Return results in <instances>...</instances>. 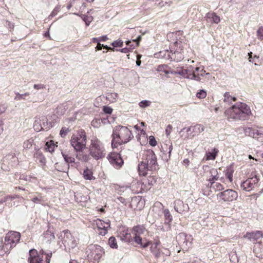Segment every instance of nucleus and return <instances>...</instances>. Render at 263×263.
<instances>
[{
  "label": "nucleus",
  "instance_id": "nucleus-4",
  "mask_svg": "<svg viewBox=\"0 0 263 263\" xmlns=\"http://www.w3.org/2000/svg\"><path fill=\"white\" fill-rule=\"evenodd\" d=\"M89 154L95 160L102 159L105 157L106 153L101 142L97 139L91 140L89 147Z\"/></svg>",
  "mask_w": 263,
  "mask_h": 263
},
{
  "label": "nucleus",
  "instance_id": "nucleus-24",
  "mask_svg": "<svg viewBox=\"0 0 263 263\" xmlns=\"http://www.w3.org/2000/svg\"><path fill=\"white\" fill-rule=\"evenodd\" d=\"M218 153V150L216 148H213L211 152H208L206 153V159L207 160H213Z\"/></svg>",
  "mask_w": 263,
  "mask_h": 263
},
{
  "label": "nucleus",
  "instance_id": "nucleus-6",
  "mask_svg": "<svg viewBox=\"0 0 263 263\" xmlns=\"http://www.w3.org/2000/svg\"><path fill=\"white\" fill-rule=\"evenodd\" d=\"M133 233L134 234V239L135 242L140 245L142 248H146L150 244L149 241L141 237V235H144L145 233H148V232L143 226H137L134 227L133 229Z\"/></svg>",
  "mask_w": 263,
  "mask_h": 263
},
{
  "label": "nucleus",
  "instance_id": "nucleus-55",
  "mask_svg": "<svg viewBox=\"0 0 263 263\" xmlns=\"http://www.w3.org/2000/svg\"><path fill=\"white\" fill-rule=\"evenodd\" d=\"M117 51H120V52H123V53H127L129 52V49L127 48H122L121 49H117Z\"/></svg>",
  "mask_w": 263,
  "mask_h": 263
},
{
  "label": "nucleus",
  "instance_id": "nucleus-13",
  "mask_svg": "<svg viewBox=\"0 0 263 263\" xmlns=\"http://www.w3.org/2000/svg\"><path fill=\"white\" fill-rule=\"evenodd\" d=\"M107 159L109 162L115 168H119L123 164V160L119 154L117 153H112L108 155Z\"/></svg>",
  "mask_w": 263,
  "mask_h": 263
},
{
  "label": "nucleus",
  "instance_id": "nucleus-11",
  "mask_svg": "<svg viewBox=\"0 0 263 263\" xmlns=\"http://www.w3.org/2000/svg\"><path fill=\"white\" fill-rule=\"evenodd\" d=\"M29 258L28 260L30 263H49L51 253L46 256V260L44 261L40 256L38 255L37 252L35 249L30 250L29 251Z\"/></svg>",
  "mask_w": 263,
  "mask_h": 263
},
{
  "label": "nucleus",
  "instance_id": "nucleus-58",
  "mask_svg": "<svg viewBox=\"0 0 263 263\" xmlns=\"http://www.w3.org/2000/svg\"><path fill=\"white\" fill-rule=\"evenodd\" d=\"M103 46V44H101L100 43H98L97 47H96V49L98 50H100L102 49Z\"/></svg>",
  "mask_w": 263,
  "mask_h": 263
},
{
  "label": "nucleus",
  "instance_id": "nucleus-10",
  "mask_svg": "<svg viewBox=\"0 0 263 263\" xmlns=\"http://www.w3.org/2000/svg\"><path fill=\"white\" fill-rule=\"evenodd\" d=\"M59 239L63 241V243L67 244L70 247L73 248L78 244V240L73 237L68 230L63 231L58 236Z\"/></svg>",
  "mask_w": 263,
  "mask_h": 263
},
{
  "label": "nucleus",
  "instance_id": "nucleus-26",
  "mask_svg": "<svg viewBox=\"0 0 263 263\" xmlns=\"http://www.w3.org/2000/svg\"><path fill=\"white\" fill-rule=\"evenodd\" d=\"M209 181L210 182V184H209L208 185H210V187L215 189V191H220L223 189L222 185L220 183L214 182L211 179H209Z\"/></svg>",
  "mask_w": 263,
  "mask_h": 263
},
{
  "label": "nucleus",
  "instance_id": "nucleus-25",
  "mask_svg": "<svg viewBox=\"0 0 263 263\" xmlns=\"http://www.w3.org/2000/svg\"><path fill=\"white\" fill-rule=\"evenodd\" d=\"M44 237L46 242L48 243H50L55 238L53 233L49 230H47L44 233Z\"/></svg>",
  "mask_w": 263,
  "mask_h": 263
},
{
  "label": "nucleus",
  "instance_id": "nucleus-12",
  "mask_svg": "<svg viewBox=\"0 0 263 263\" xmlns=\"http://www.w3.org/2000/svg\"><path fill=\"white\" fill-rule=\"evenodd\" d=\"M258 182V178L257 176L248 178L243 181L240 185L241 188L245 191L250 192L252 191Z\"/></svg>",
  "mask_w": 263,
  "mask_h": 263
},
{
  "label": "nucleus",
  "instance_id": "nucleus-32",
  "mask_svg": "<svg viewBox=\"0 0 263 263\" xmlns=\"http://www.w3.org/2000/svg\"><path fill=\"white\" fill-rule=\"evenodd\" d=\"M77 158L81 161L87 162L90 159L89 156L83 153H80L77 155Z\"/></svg>",
  "mask_w": 263,
  "mask_h": 263
},
{
  "label": "nucleus",
  "instance_id": "nucleus-16",
  "mask_svg": "<svg viewBox=\"0 0 263 263\" xmlns=\"http://www.w3.org/2000/svg\"><path fill=\"white\" fill-rule=\"evenodd\" d=\"M174 209L179 213H182L189 210V207L187 204H184L183 201L178 199L174 202Z\"/></svg>",
  "mask_w": 263,
  "mask_h": 263
},
{
  "label": "nucleus",
  "instance_id": "nucleus-7",
  "mask_svg": "<svg viewBox=\"0 0 263 263\" xmlns=\"http://www.w3.org/2000/svg\"><path fill=\"white\" fill-rule=\"evenodd\" d=\"M21 235L17 232L10 231L8 232L5 237V241L3 246L2 249L7 252L14 246L15 243L19 242Z\"/></svg>",
  "mask_w": 263,
  "mask_h": 263
},
{
  "label": "nucleus",
  "instance_id": "nucleus-60",
  "mask_svg": "<svg viewBox=\"0 0 263 263\" xmlns=\"http://www.w3.org/2000/svg\"><path fill=\"white\" fill-rule=\"evenodd\" d=\"M107 39L108 38L106 35L102 36L100 38V41L103 42L106 41Z\"/></svg>",
  "mask_w": 263,
  "mask_h": 263
},
{
  "label": "nucleus",
  "instance_id": "nucleus-47",
  "mask_svg": "<svg viewBox=\"0 0 263 263\" xmlns=\"http://www.w3.org/2000/svg\"><path fill=\"white\" fill-rule=\"evenodd\" d=\"M149 143L151 145L153 146H155L157 145V141L155 139V138L153 136H151L149 137Z\"/></svg>",
  "mask_w": 263,
  "mask_h": 263
},
{
  "label": "nucleus",
  "instance_id": "nucleus-30",
  "mask_svg": "<svg viewBox=\"0 0 263 263\" xmlns=\"http://www.w3.org/2000/svg\"><path fill=\"white\" fill-rule=\"evenodd\" d=\"M210 177H211L210 179L212 180V181L214 180H217L218 179V171L216 168H211L209 172Z\"/></svg>",
  "mask_w": 263,
  "mask_h": 263
},
{
  "label": "nucleus",
  "instance_id": "nucleus-2",
  "mask_svg": "<svg viewBox=\"0 0 263 263\" xmlns=\"http://www.w3.org/2000/svg\"><path fill=\"white\" fill-rule=\"evenodd\" d=\"M157 167V159L154 152L152 150L144 151L142 160L138 165L139 175L145 176L148 171L156 170Z\"/></svg>",
  "mask_w": 263,
  "mask_h": 263
},
{
  "label": "nucleus",
  "instance_id": "nucleus-62",
  "mask_svg": "<svg viewBox=\"0 0 263 263\" xmlns=\"http://www.w3.org/2000/svg\"><path fill=\"white\" fill-rule=\"evenodd\" d=\"M5 111V107L3 106H0V115Z\"/></svg>",
  "mask_w": 263,
  "mask_h": 263
},
{
  "label": "nucleus",
  "instance_id": "nucleus-38",
  "mask_svg": "<svg viewBox=\"0 0 263 263\" xmlns=\"http://www.w3.org/2000/svg\"><path fill=\"white\" fill-rule=\"evenodd\" d=\"M257 36L258 40H263V26L259 27L257 30Z\"/></svg>",
  "mask_w": 263,
  "mask_h": 263
},
{
  "label": "nucleus",
  "instance_id": "nucleus-56",
  "mask_svg": "<svg viewBox=\"0 0 263 263\" xmlns=\"http://www.w3.org/2000/svg\"><path fill=\"white\" fill-rule=\"evenodd\" d=\"M41 199L40 198H39L38 197H34L32 199V201L33 202H40L41 201Z\"/></svg>",
  "mask_w": 263,
  "mask_h": 263
},
{
  "label": "nucleus",
  "instance_id": "nucleus-49",
  "mask_svg": "<svg viewBox=\"0 0 263 263\" xmlns=\"http://www.w3.org/2000/svg\"><path fill=\"white\" fill-rule=\"evenodd\" d=\"M147 180L148 185L149 186L153 185V184L155 183L156 181V179L154 178V177H152V176L149 177Z\"/></svg>",
  "mask_w": 263,
  "mask_h": 263
},
{
  "label": "nucleus",
  "instance_id": "nucleus-61",
  "mask_svg": "<svg viewBox=\"0 0 263 263\" xmlns=\"http://www.w3.org/2000/svg\"><path fill=\"white\" fill-rule=\"evenodd\" d=\"M92 41L94 43H99V42H100V38H93L92 39Z\"/></svg>",
  "mask_w": 263,
  "mask_h": 263
},
{
  "label": "nucleus",
  "instance_id": "nucleus-14",
  "mask_svg": "<svg viewBox=\"0 0 263 263\" xmlns=\"http://www.w3.org/2000/svg\"><path fill=\"white\" fill-rule=\"evenodd\" d=\"M219 196L224 201H232L236 200L238 197V194L236 192L233 190L228 189L224 192H221Z\"/></svg>",
  "mask_w": 263,
  "mask_h": 263
},
{
  "label": "nucleus",
  "instance_id": "nucleus-41",
  "mask_svg": "<svg viewBox=\"0 0 263 263\" xmlns=\"http://www.w3.org/2000/svg\"><path fill=\"white\" fill-rule=\"evenodd\" d=\"M18 196H8L4 198V199L3 200H0V203H2L3 202H7L8 201H12L14 199L16 198H18Z\"/></svg>",
  "mask_w": 263,
  "mask_h": 263
},
{
  "label": "nucleus",
  "instance_id": "nucleus-35",
  "mask_svg": "<svg viewBox=\"0 0 263 263\" xmlns=\"http://www.w3.org/2000/svg\"><path fill=\"white\" fill-rule=\"evenodd\" d=\"M34 157L36 160H39L40 162L45 164L46 162V159L42 154L40 152H37L34 155Z\"/></svg>",
  "mask_w": 263,
  "mask_h": 263
},
{
  "label": "nucleus",
  "instance_id": "nucleus-19",
  "mask_svg": "<svg viewBox=\"0 0 263 263\" xmlns=\"http://www.w3.org/2000/svg\"><path fill=\"white\" fill-rule=\"evenodd\" d=\"M184 130H186V132L187 134L191 132H194L195 134H199L204 130V127L201 124H196L194 126H191L187 128H183L181 132H183Z\"/></svg>",
  "mask_w": 263,
  "mask_h": 263
},
{
  "label": "nucleus",
  "instance_id": "nucleus-39",
  "mask_svg": "<svg viewBox=\"0 0 263 263\" xmlns=\"http://www.w3.org/2000/svg\"><path fill=\"white\" fill-rule=\"evenodd\" d=\"M195 71L196 74H199V77L203 76V75L205 73V71L204 70L203 68L197 66L195 67Z\"/></svg>",
  "mask_w": 263,
  "mask_h": 263
},
{
  "label": "nucleus",
  "instance_id": "nucleus-29",
  "mask_svg": "<svg viewBox=\"0 0 263 263\" xmlns=\"http://www.w3.org/2000/svg\"><path fill=\"white\" fill-rule=\"evenodd\" d=\"M118 95L116 92L107 93L106 98L107 100L111 103L116 102L117 101Z\"/></svg>",
  "mask_w": 263,
  "mask_h": 263
},
{
  "label": "nucleus",
  "instance_id": "nucleus-31",
  "mask_svg": "<svg viewBox=\"0 0 263 263\" xmlns=\"http://www.w3.org/2000/svg\"><path fill=\"white\" fill-rule=\"evenodd\" d=\"M236 98L235 97L230 96L229 92H226L224 94L223 101L229 104L232 103L233 101H236Z\"/></svg>",
  "mask_w": 263,
  "mask_h": 263
},
{
  "label": "nucleus",
  "instance_id": "nucleus-45",
  "mask_svg": "<svg viewBox=\"0 0 263 263\" xmlns=\"http://www.w3.org/2000/svg\"><path fill=\"white\" fill-rule=\"evenodd\" d=\"M256 256L260 258H263V248L260 249V252H259L257 248L254 250Z\"/></svg>",
  "mask_w": 263,
  "mask_h": 263
},
{
  "label": "nucleus",
  "instance_id": "nucleus-15",
  "mask_svg": "<svg viewBox=\"0 0 263 263\" xmlns=\"http://www.w3.org/2000/svg\"><path fill=\"white\" fill-rule=\"evenodd\" d=\"M93 224L97 226L98 233L102 236H104L107 233V229L110 227L109 222L103 221L99 219L95 220Z\"/></svg>",
  "mask_w": 263,
  "mask_h": 263
},
{
  "label": "nucleus",
  "instance_id": "nucleus-46",
  "mask_svg": "<svg viewBox=\"0 0 263 263\" xmlns=\"http://www.w3.org/2000/svg\"><path fill=\"white\" fill-rule=\"evenodd\" d=\"M123 42L121 40H117L111 43V45L115 47H122L123 46Z\"/></svg>",
  "mask_w": 263,
  "mask_h": 263
},
{
  "label": "nucleus",
  "instance_id": "nucleus-51",
  "mask_svg": "<svg viewBox=\"0 0 263 263\" xmlns=\"http://www.w3.org/2000/svg\"><path fill=\"white\" fill-rule=\"evenodd\" d=\"M33 88L35 89H43L45 88V86L42 84H34Z\"/></svg>",
  "mask_w": 263,
  "mask_h": 263
},
{
  "label": "nucleus",
  "instance_id": "nucleus-42",
  "mask_svg": "<svg viewBox=\"0 0 263 263\" xmlns=\"http://www.w3.org/2000/svg\"><path fill=\"white\" fill-rule=\"evenodd\" d=\"M69 131L70 130L68 128L62 127L60 130V134L62 137H65Z\"/></svg>",
  "mask_w": 263,
  "mask_h": 263
},
{
  "label": "nucleus",
  "instance_id": "nucleus-40",
  "mask_svg": "<svg viewBox=\"0 0 263 263\" xmlns=\"http://www.w3.org/2000/svg\"><path fill=\"white\" fill-rule=\"evenodd\" d=\"M206 96V92L204 90H200L196 94V97L199 99L205 98Z\"/></svg>",
  "mask_w": 263,
  "mask_h": 263
},
{
  "label": "nucleus",
  "instance_id": "nucleus-9",
  "mask_svg": "<svg viewBox=\"0 0 263 263\" xmlns=\"http://www.w3.org/2000/svg\"><path fill=\"white\" fill-rule=\"evenodd\" d=\"M195 67L189 65L185 68L182 67L177 68L175 72L183 76L184 78L191 80L199 81L200 80L199 74H196L195 73Z\"/></svg>",
  "mask_w": 263,
  "mask_h": 263
},
{
  "label": "nucleus",
  "instance_id": "nucleus-34",
  "mask_svg": "<svg viewBox=\"0 0 263 263\" xmlns=\"http://www.w3.org/2000/svg\"><path fill=\"white\" fill-rule=\"evenodd\" d=\"M163 214L165 219L166 223H170L172 221L173 218L170 211L168 209H165L163 211Z\"/></svg>",
  "mask_w": 263,
  "mask_h": 263
},
{
  "label": "nucleus",
  "instance_id": "nucleus-37",
  "mask_svg": "<svg viewBox=\"0 0 263 263\" xmlns=\"http://www.w3.org/2000/svg\"><path fill=\"white\" fill-rule=\"evenodd\" d=\"M108 244L112 248L117 249L118 248L116 239L114 237H111L109 238Z\"/></svg>",
  "mask_w": 263,
  "mask_h": 263
},
{
  "label": "nucleus",
  "instance_id": "nucleus-21",
  "mask_svg": "<svg viewBox=\"0 0 263 263\" xmlns=\"http://www.w3.org/2000/svg\"><path fill=\"white\" fill-rule=\"evenodd\" d=\"M245 134L250 137L256 138L258 136L261 135L262 134L259 130H256L252 127H247L244 129Z\"/></svg>",
  "mask_w": 263,
  "mask_h": 263
},
{
  "label": "nucleus",
  "instance_id": "nucleus-64",
  "mask_svg": "<svg viewBox=\"0 0 263 263\" xmlns=\"http://www.w3.org/2000/svg\"><path fill=\"white\" fill-rule=\"evenodd\" d=\"M103 47L104 48H105V49H108V50H109L110 49H111V47H109L107 46V45H103Z\"/></svg>",
  "mask_w": 263,
  "mask_h": 263
},
{
  "label": "nucleus",
  "instance_id": "nucleus-17",
  "mask_svg": "<svg viewBox=\"0 0 263 263\" xmlns=\"http://www.w3.org/2000/svg\"><path fill=\"white\" fill-rule=\"evenodd\" d=\"M244 238H247L250 241H257L263 237V234L260 231H255L254 232H248L244 235Z\"/></svg>",
  "mask_w": 263,
  "mask_h": 263
},
{
  "label": "nucleus",
  "instance_id": "nucleus-50",
  "mask_svg": "<svg viewBox=\"0 0 263 263\" xmlns=\"http://www.w3.org/2000/svg\"><path fill=\"white\" fill-rule=\"evenodd\" d=\"M103 110L105 113L108 114H111L112 111V109L109 106H104Z\"/></svg>",
  "mask_w": 263,
  "mask_h": 263
},
{
  "label": "nucleus",
  "instance_id": "nucleus-59",
  "mask_svg": "<svg viewBox=\"0 0 263 263\" xmlns=\"http://www.w3.org/2000/svg\"><path fill=\"white\" fill-rule=\"evenodd\" d=\"M141 40V36L139 35L137 39L134 40L133 41L137 43V46L139 45V42Z\"/></svg>",
  "mask_w": 263,
  "mask_h": 263
},
{
  "label": "nucleus",
  "instance_id": "nucleus-48",
  "mask_svg": "<svg viewBox=\"0 0 263 263\" xmlns=\"http://www.w3.org/2000/svg\"><path fill=\"white\" fill-rule=\"evenodd\" d=\"M174 54L177 61H180L183 59V57L182 53L179 52L178 51L175 52Z\"/></svg>",
  "mask_w": 263,
  "mask_h": 263
},
{
  "label": "nucleus",
  "instance_id": "nucleus-8",
  "mask_svg": "<svg viewBox=\"0 0 263 263\" xmlns=\"http://www.w3.org/2000/svg\"><path fill=\"white\" fill-rule=\"evenodd\" d=\"M87 252L88 259L93 263L98 262L104 254L103 249L98 245L89 246Z\"/></svg>",
  "mask_w": 263,
  "mask_h": 263
},
{
  "label": "nucleus",
  "instance_id": "nucleus-53",
  "mask_svg": "<svg viewBox=\"0 0 263 263\" xmlns=\"http://www.w3.org/2000/svg\"><path fill=\"white\" fill-rule=\"evenodd\" d=\"M161 208H163V205L160 202H157L155 204L154 207H153V211H156L157 210V208L161 209Z\"/></svg>",
  "mask_w": 263,
  "mask_h": 263
},
{
  "label": "nucleus",
  "instance_id": "nucleus-23",
  "mask_svg": "<svg viewBox=\"0 0 263 263\" xmlns=\"http://www.w3.org/2000/svg\"><path fill=\"white\" fill-rule=\"evenodd\" d=\"M83 175V177L86 180H91L95 179V177L93 176V173L91 170L87 168L84 170Z\"/></svg>",
  "mask_w": 263,
  "mask_h": 263
},
{
  "label": "nucleus",
  "instance_id": "nucleus-57",
  "mask_svg": "<svg viewBox=\"0 0 263 263\" xmlns=\"http://www.w3.org/2000/svg\"><path fill=\"white\" fill-rule=\"evenodd\" d=\"M252 52H250L248 53L249 60V62H252V63H254L255 62V61L254 60H252Z\"/></svg>",
  "mask_w": 263,
  "mask_h": 263
},
{
  "label": "nucleus",
  "instance_id": "nucleus-54",
  "mask_svg": "<svg viewBox=\"0 0 263 263\" xmlns=\"http://www.w3.org/2000/svg\"><path fill=\"white\" fill-rule=\"evenodd\" d=\"M226 177H227V178L229 180V181L230 182H231L233 180V178H232V177H233V175H232V173L230 172H228L226 174Z\"/></svg>",
  "mask_w": 263,
  "mask_h": 263
},
{
  "label": "nucleus",
  "instance_id": "nucleus-52",
  "mask_svg": "<svg viewBox=\"0 0 263 263\" xmlns=\"http://www.w3.org/2000/svg\"><path fill=\"white\" fill-rule=\"evenodd\" d=\"M172 130V126L171 125H168L165 129V134L167 136H170Z\"/></svg>",
  "mask_w": 263,
  "mask_h": 263
},
{
  "label": "nucleus",
  "instance_id": "nucleus-27",
  "mask_svg": "<svg viewBox=\"0 0 263 263\" xmlns=\"http://www.w3.org/2000/svg\"><path fill=\"white\" fill-rule=\"evenodd\" d=\"M168 144H164L162 145V148L164 153H168L169 157L171 156L172 151L173 149V145L171 142L169 141Z\"/></svg>",
  "mask_w": 263,
  "mask_h": 263
},
{
  "label": "nucleus",
  "instance_id": "nucleus-22",
  "mask_svg": "<svg viewBox=\"0 0 263 263\" xmlns=\"http://www.w3.org/2000/svg\"><path fill=\"white\" fill-rule=\"evenodd\" d=\"M62 156L65 160V161L66 162L65 164L66 165V168L65 169H62L60 171L62 172H65L66 170L67 169V166H68V164L74 162L75 158L73 156H71L69 153L66 154L65 153H62Z\"/></svg>",
  "mask_w": 263,
  "mask_h": 263
},
{
  "label": "nucleus",
  "instance_id": "nucleus-1",
  "mask_svg": "<svg viewBox=\"0 0 263 263\" xmlns=\"http://www.w3.org/2000/svg\"><path fill=\"white\" fill-rule=\"evenodd\" d=\"M224 114L229 120L243 121L251 115V110L246 103L237 102L226 109Z\"/></svg>",
  "mask_w": 263,
  "mask_h": 263
},
{
  "label": "nucleus",
  "instance_id": "nucleus-63",
  "mask_svg": "<svg viewBox=\"0 0 263 263\" xmlns=\"http://www.w3.org/2000/svg\"><path fill=\"white\" fill-rule=\"evenodd\" d=\"M190 161L188 159H185L183 160V163L185 164L186 165H188L189 164Z\"/></svg>",
  "mask_w": 263,
  "mask_h": 263
},
{
  "label": "nucleus",
  "instance_id": "nucleus-33",
  "mask_svg": "<svg viewBox=\"0 0 263 263\" xmlns=\"http://www.w3.org/2000/svg\"><path fill=\"white\" fill-rule=\"evenodd\" d=\"M29 95L30 93L29 92H26L23 94H21L19 92H15V97H14V100L15 101L26 100V97L29 96Z\"/></svg>",
  "mask_w": 263,
  "mask_h": 263
},
{
  "label": "nucleus",
  "instance_id": "nucleus-18",
  "mask_svg": "<svg viewBox=\"0 0 263 263\" xmlns=\"http://www.w3.org/2000/svg\"><path fill=\"white\" fill-rule=\"evenodd\" d=\"M119 236L121 239L126 242L130 241L132 239V236L128 230L126 228L120 229L118 232Z\"/></svg>",
  "mask_w": 263,
  "mask_h": 263
},
{
  "label": "nucleus",
  "instance_id": "nucleus-20",
  "mask_svg": "<svg viewBox=\"0 0 263 263\" xmlns=\"http://www.w3.org/2000/svg\"><path fill=\"white\" fill-rule=\"evenodd\" d=\"M205 18L209 19L211 23L218 24L221 21L220 17L213 12L207 13Z\"/></svg>",
  "mask_w": 263,
  "mask_h": 263
},
{
  "label": "nucleus",
  "instance_id": "nucleus-5",
  "mask_svg": "<svg viewBox=\"0 0 263 263\" xmlns=\"http://www.w3.org/2000/svg\"><path fill=\"white\" fill-rule=\"evenodd\" d=\"M70 143L77 152L84 149L86 144V136L85 132L81 130L73 134L71 138Z\"/></svg>",
  "mask_w": 263,
  "mask_h": 263
},
{
  "label": "nucleus",
  "instance_id": "nucleus-3",
  "mask_svg": "<svg viewBox=\"0 0 263 263\" xmlns=\"http://www.w3.org/2000/svg\"><path fill=\"white\" fill-rule=\"evenodd\" d=\"M112 137L111 145L112 148H115L118 145L128 142L133 138V135L128 127L119 125L114 128Z\"/></svg>",
  "mask_w": 263,
  "mask_h": 263
},
{
  "label": "nucleus",
  "instance_id": "nucleus-44",
  "mask_svg": "<svg viewBox=\"0 0 263 263\" xmlns=\"http://www.w3.org/2000/svg\"><path fill=\"white\" fill-rule=\"evenodd\" d=\"M33 140L32 139H29L25 141L24 142L23 146L25 148H30L32 146V143Z\"/></svg>",
  "mask_w": 263,
  "mask_h": 263
},
{
  "label": "nucleus",
  "instance_id": "nucleus-43",
  "mask_svg": "<svg viewBox=\"0 0 263 263\" xmlns=\"http://www.w3.org/2000/svg\"><path fill=\"white\" fill-rule=\"evenodd\" d=\"M151 102L147 100L142 101H141L139 105L141 108H145L150 105Z\"/></svg>",
  "mask_w": 263,
  "mask_h": 263
},
{
  "label": "nucleus",
  "instance_id": "nucleus-36",
  "mask_svg": "<svg viewBox=\"0 0 263 263\" xmlns=\"http://www.w3.org/2000/svg\"><path fill=\"white\" fill-rule=\"evenodd\" d=\"M45 149L49 152H52L54 151V144L52 141L47 142L45 146Z\"/></svg>",
  "mask_w": 263,
  "mask_h": 263
},
{
  "label": "nucleus",
  "instance_id": "nucleus-28",
  "mask_svg": "<svg viewBox=\"0 0 263 263\" xmlns=\"http://www.w3.org/2000/svg\"><path fill=\"white\" fill-rule=\"evenodd\" d=\"M160 245L159 241H157L153 244L151 247V252L156 256L158 257L160 255L159 249L158 246Z\"/></svg>",
  "mask_w": 263,
  "mask_h": 263
}]
</instances>
